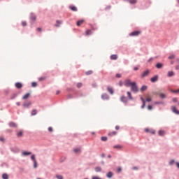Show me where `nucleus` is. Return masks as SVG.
Returning <instances> with one entry per match:
<instances>
[{
  "mask_svg": "<svg viewBox=\"0 0 179 179\" xmlns=\"http://www.w3.org/2000/svg\"><path fill=\"white\" fill-rule=\"evenodd\" d=\"M139 69L138 67H134V71H138Z\"/></svg>",
  "mask_w": 179,
  "mask_h": 179,
  "instance_id": "nucleus-62",
  "label": "nucleus"
},
{
  "mask_svg": "<svg viewBox=\"0 0 179 179\" xmlns=\"http://www.w3.org/2000/svg\"><path fill=\"white\" fill-rule=\"evenodd\" d=\"M69 9H71V10H73V12H78V8H76V6H71L69 7Z\"/></svg>",
  "mask_w": 179,
  "mask_h": 179,
  "instance_id": "nucleus-12",
  "label": "nucleus"
},
{
  "mask_svg": "<svg viewBox=\"0 0 179 179\" xmlns=\"http://www.w3.org/2000/svg\"><path fill=\"white\" fill-rule=\"evenodd\" d=\"M159 80V76H155L154 77L150 78V82L155 83V82H157Z\"/></svg>",
  "mask_w": 179,
  "mask_h": 179,
  "instance_id": "nucleus-7",
  "label": "nucleus"
},
{
  "mask_svg": "<svg viewBox=\"0 0 179 179\" xmlns=\"http://www.w3.org/2000/svg\"><path fill=\"white\" fill-rule=\"evenodd\" d=\"M37 31H41L42 29L41 27H38L36 29Z\"/></svg>",
  "mask_w": 179,
  "mask_h": 179,
  "instance_id": "nucleus-56",
  "label": "nucleus"
},
{
  "mask_svg": "<svg viewBox=\"0 0 179 179\" xmlns=\"http://www.w3.org/2000/svg\"><path fill=\"white\" fill-rule=\"evenodd\" d=\"M9 126L11 127V128H16V127H17V124H16V123L13 122H10L9 123Z\"/></svg>",
  "mask_w": 179,
  "mask_h": 179,
  "instance_id": "nucleus-13",
  "label": "nucleus"
},
{
  "mask_svg": "<svg viewBox=\"0 0 179 179\" xmlns=\"http://www.w3.org/2000/svg\"><path fill=\"white\" fill-rule=\"evenodd\" d=\"M34 168L37 169V161L36 160H34Z\"/></svg>",
  "mask_w": 179,
  "mask_h": 179,
  "instance_id": "nucleus-40",
  "label": "nucleus"
},
{
  "mask_svg": "<svg viewBox=\"0 0 179 179\" xmlns=\"http://www.w3.org/2000/svg\"><path fill=\"white\" fill-rule=\"evenodd\" d=\"M17 136L18 138H20V137L23 136V131H18V132L17 133Z\"/></svg>",
  "mask_w": 179,
  "mask_h": 179,
  "instance_id": "nucleus-22",
  "label": "nucleus"
},
{
  "mask_svg": "<svg viewBox=\"0 0 179 179\" xmlns=\"http://www.w3.org/2000/svg\"><path fill=\"white\" fill-rule=\"evenodd\" d=\"M48 131L49 132H52V127H49Z\"/></svg>",
  "mask_w": 179,
  "mask_h": 179,
  "instance_id": "nucleus-54",
  "label": "nucleus"
},
{
  "mask_svg": "<svg viewBox=\"0 0 179 179\" xmlns=\"http://www.w3.org/2000/svg\"><path fill=\"white\" fill-rule=\"evenodd\" d=\"M132 83H134V82H131V80H126L124 83V85L127 87H129V86H132Z\"/></svg>",
  "mask_w": 179,
  "mask_h": 179,
  "instance_id": "nucleus-5",
  "label": "nucleus"
},
{
  "mask_svg": "<svg viewBox=\"0 0 179 179\" xmlns=\"http://www.w3.org/2000/svg\"><path fill=\"white\" fill-rule=\"evenodd\" d=\"M121 170H122L121 167L117 168V173H120Z\"/></svg>",
  "mask_w": 179,
  "mask_h": 179,
  "instance_id": "nucleus-53",
  "label": "nucleus"
},
{
  "mask_svg": "<svg viewBox=\"0 0 179 179\" xmlns=\"http://www.w3.org/2000/svg\"><path fill=\"white\" fill-rule=\"evenodd\" d=\"M129 2L130 3H136L137 1L136 0H129Z\"/></svg>",
  "mask_w": 179,
  "mask_h": 179,
  "instance_id": "nucleus-43",
  "label": "nucleus"
},
{
  "mask_svg": "<svg viewBox=\"0 0 179 179\" xmlns=\"http://www.w3.org/2000/svg\"><path fill=\"white\" fill-rule=\"evenodd\" d=\"M152 106L149 105V106H148V110H152Z\"/></svg>",
  "mask_w": 179,
  "mask_h": 179,
  "instance_id": "nucleus-55",
  "label": "nucleus"
},
{
  "mask_svg": "<svg viewBox=\"0 0 179 179\" xmlns=\"http://www.w3.org/2000/svg\"><path fill=\"white\" fill-rule=\"evenodd\" d=\"M92 73H93V71L90 70V71H87V72L85 73V75L89 76V75H92Z\"/></svg>",
  "mask_w": 179,
  "mask_h": 179,
  "instance_id": "nucleus-37",
  "label": "nucleus"
},
{
  "mask_svg": "<svg viewBox=\"0 0 179 179\" xmlns=\"http://www.w3.org/2000/svg\"><path fill=\"white\" fill-rule=\"evenodd\" d=\"M29 155H31V152L26 151L22 152V156H29Z\"/></svg>",
  "mask_w": 179,
  "mask_h": 179,
  "instance_id": "nucleus-21",
  "label": "nucleus"
},
{
  "mask_svg": "<svg viewBox=\"0 0 179 179\" xmlns=\"http://www.w3.org/2000/svg\"><path fill=\"white\" fill-rule=\"evenodd\" d=\"M38 80L41 81V80H45V77H41L38 78Z\"/></svg>",
  "mask_w": 179,
  "mask_h": 179,
  "instance_id": "nucleus-51",
  "label": "nucleus"
},
{
  "mask_svg": "<svg viewBox=\"0 0 179 179\" xmlns=\"http://www.w3.org/2000/svg\"><path fill=\"white\" fill-rule=\"evenodd\" d=\"M158 95L161 99H166V94H164V93H159L158 94Z\"/></svg>",
  "mask_w": 179,
  "mask_h": 179,
  "instance_id": "nucleus-28",
  "label": "nucleus"
},
{
  "mask_svg": "<svg viewBox=\"0 0 179 179\" xmlns=\"http://www.w3.org/2000/svg\"><path fill=\"white\" fill-rule=\"evenodd\" d=\"M15 86L17 87V89H22V87H23V85L20 83H15Z\"/></svg>",
  "mask_w": 179,
  "mask_h": 179,
  "instance_id": "nucleus-10",
  "label": "nucleus"
},
{
  "mask_svg": "<svg viewBox=\"0 0 179 179\" xmlns=\"http://www.w3.org/2000/svg\"><path fill=\"white\" fill-rule=\"evenodd\" d=\"M31 20L36 22V20L37 19V17H36V15L31 14L30 17Z\"/></svg>",
  "mask_w": 179,
  "mask_h": 179,
  "instance_id": "nucleus-18",
  "label": "nucleus"
},
{
  "mask_svg": "<svg viewBox=\"0 0 179 179\" xmlns=\"http://www.w3.org/2000/svg\"><path fill=\"white\" fill-rule=\"evenodd\" d=\"M114 149H121V146L120 145H115Z\"/></svg>",
  "mask_w": 179,
  "mask_h": 179,
  "instance_id": "nucleus-49",
  "label": "nucleus"
},
{
  "mask_svg": "<svg viewBox=\"0 0 179 179\" xmlns=\"http://www.w3.org/2000/svg\"><path fill=\"white\" fill-rule=\"evenodd\" d=\"M176 70H178V69H179V66H176Z\"/></svg>",
  "mask_w": 179,
  "mask_h": 179,
  "instance_id": "nucleus-63",
  "label": "nucleus"
},
{
  "mask_svg": "<svg viewBox=\"0 0 179 179\" xmlns=\"http://www.w3.org/2000/svg\"><path fill=\"white\" fill-rule=\"evenodd\" d=\"M174 163H175L174 159H171V160L169 162V165H170V166H173V164H174Z\"/></svg>",
  "mask_w": 179,
  "mask_h": 179,
  "instance_id": "nucleus-42",
  "label": "nucleus"
},
{
  "mask_svg": "<svg viewBox=\"0 0 179 179\" xmlns=\"http://www.w3.org/2000/svg\"><path fill=\"white\" fill-rule=\"evenodd\" d=\"M158 134L159 136H164V135H166V131H164V130H159Z\"/></svg>",
  "mask_w": 179,
  "mask_h": 179,
  "instance_id": "nucleus-15",
  "label": "nucleus"
},
{
  "mask_svg": "<svg viewBox=\"0 0 179 179\" xmlns=\"http://www.w3.org/2000/svg\"><path fill=\"white\" fill-rule=\"evenodd\" d=\"M144 131H145V132L151 134L152 135H155L156 134V131H155L154 129H149V128H145L144 129Z\"/></svg>",
  "mask_w": 179,
  "mask_h": 179,
  "instance_id": "nucleus-4",
  "label": "nucleus"
},
{
  "mask_svg": "<svg viewBox=\"0 0 179 179\" xmlns=\"http://www.w3.org/2000/svg\"><path fill=\"white\" fill-rule=\"evenodd\" d=\"M83 22H85L83 20L78 21L77 22V26H80V24H83Z\"/></svg>",
  "mask_w": 179,
  "mask_h": 179,
  "instance_id": "nucleus-36",
  "label": "nucleus"
},
{
  "mask_svg": "<svg viewBox=\"0 0 179 179\" xmlns=\"http://www.w3.org/2000/svg\"><path fill=\"white\" fill-rule=\"evenodd\" d=\"M141 34V31H134L129 34V36H138Z\"/></svg>",
  "mask_w": 179,
  "mask_h": 179,
  "instance_id": "nucleus-6",
  "label": "nucleus"
},
{
  "mask_svg": "<svg viewBox=\"0 0 179 179\" xmlns=\"http://www.w3.org/2000/svg\"><path fill=\"white\" fill-rule=\"evenodd\" d=\"M56 23L57 24H55V27H59V24H61V23H62V22H61L60 20H57Z\"/></svg>",
  "mask_w": 179,
  "mask_h": 179,
  "instance_id": "nucleus-25",
  "label": "nucleus"
},
{
  "mask_svg": "<svg viewBox=\"0 0 179 179\" xmlns=\"http://www.w3.org/2000/svg\"><path fill=\"white\" fill-rule=\"evenodd\" d=\"M148 90V86L143 85L141 87L140 90H141V92H145V90Z\"/></svg>",
  "mask_w": 179,
  "mask_h": 179,
  "instance_id": "nucleus-23",
  "label": "nucleus"
},
{
  "mask_svg": "<svg viewBox=\"0 0 179 179\" xmlns=\"http://www.w3.org/2000/svg\"><path fill=\"white\" fill-rule=\"evenodd\" d=\"M119 86H122V81L119 82Z\"/></svg>",
  "mask_w": 179,
  "mask_h": 179,
  "instance_id": "nucleus-60",
  "label": "nucleus"
},
{
  "mask_svg": "<svg viewBox=\"0 0 179 179\" xmlns=\"http://www.w3.org/2000/svg\"><path fill=\"white\" fill-rule=\"evenodd\" d=\"M115 135H117V131H112L108 134L109 136H114Z\"/></svg>",
  "mask_w": 179,
  "mask_h": 179,
  "instance_id": "nucleus-33",
  "label": "nucleus"
},
{
  "mask_svg": "<svg viewBox=\"0 0 179 179\" xmlns=\"http://www.w3.org/2000/svg\"><path fill=\"white\" fill-rule=\"evenodd\" d=\"M149 73H150V71L146 70L141 73V78L143 79V78H146V76H148Z\"/></svg>",
  "mask_w": 179,
  "mask_h": 179,
  "instance_id": "nucleus-3",
  "label": "nucleus"
},
{
  "mask_svg": "<svg viewBox=\"0 0 179 179\" xmlns=\"http://www.w3.org/2000/svg\"><path fill=\"white\" fill-rule=\"evenodd\" d=\"M171 110L175 114L179 115V110H177V108L176 106H172Z\"/></svg>",
  "mask_w": 179,
  "mask_h": 179,
  "instance_id": "nucleus-8",
  "label": "nucleus"
},
{
  "mask_svg": "<svg viewBox=\"0 0 179 179\" xmlns=\"http://www.w3.org/2000/svg\"><path fill=\"white\" fill-rule=\"evenodd\" d=\"M173 58H176V55H171L169 57V59H173Z\"/></svg>",
  "mask_w": 179,
  "mask_h": 179,
  "instance_id": "nucleus-41",
  "label": "nucleus"
},
{
  "mask_svg": "<svg viewBox=\"0 0 179 179\" xmlns=\"http://www.w3.org/2000/svg\"><path fill=\"white\" fill-rule=\"evenodd\" d=\"M31 86H32V87H37V83L33 82V83H31Z\"/></svg>",
  "mask_w": 179,
  "mask_h": 179,
  "instance_id": "nucleus-38",
  "label": "nucleus"
},
{
  "mask_svg": "<svg viewBox=\"0 0 179 179\" xmlns=\"http://www.w3.org/2000/svg\"><path fill=\"white\" fill-rule=\"evenodd\" d=\"M92 179H101V178L99 176H92Z\"/></svg>",
  "mask_w": 179,
  "mask_h": 179,
  "instance_id": "nucleus-50",
  "label": "nucleus"
},
{
  "mask_svg": "<svg viewBox=\"0 0 179 179\" xmlns=\"http://www.w3.org/2000/svg\"><path fill=\"white\" fill-rule=\"evenodd\" d=\"M145 101H152V97L150 94L145 96Z\"/></svg>",
  "mask_w": 179,
  "mask_h": 179,
  "instance_id": "nucleus-16",
  "label": "nucleus"
},
{
  "mask_svg": "<svg viewBox=\"0 0 179 179\" xmlns=\"http://www.w3.org/2000/svg\"><path fill=\"white\" fill-rule=\"evenodd\" d=\"M113 172H108L106 174V176L108 177V178H111L113 177Z\"/></svg>",
  "mask_w": 179,
  "mask_h": 179,
  "instance_id": "nucleus-27",
  "label": "nucleus"
},
{
  "mask_svg": "<svg viewBox=\"0 0 179 179\" xmlns=\"http://www.w3.org/2000/svg\"><path fill=\"white\" fill-rule=\"evenodd\" d=\"M73 152L74 153H80V148H74Z\"/></svg>",
  "mask_w": 179,
  "mask_h": 179,
  "instance_id": "nucleus-32",
  "label": "nucleus"
},
{
  "mask_svg": "<svg viewBox=\"0 0 179 179\" xmlns=\"http://www.w3.org/2000/svg\"><path fill=\"white\" fill-rule=\"evenodd\" d=\"M173 101L174 103H176V101H177V98L173 99Z\"/></svg>",
  "mask_w": 179,
  "mask_h": 179,
  "instance_id": "nucleus-58",
  "label": "nucleus"
},
{
  "mask_svg": "<svg viewBox=\"0 0 179 179\" xmlns=\"http://www.w3.org/2000/svg\"><path fill=\"white\" fill-rule=\"evenodd\" d=\"M141 100L143 103V105L141 106V108H145V106H146V103L145 101V99H143V97H141Z\"/></svg>",
  "mask_w": 179,
  "mask_h": 179,
  "instance_id": "nucleus-14",
  "label": "nucleus"
},
{
  "mask_svg": "<svg viewBox=\"0 0 179 179\" xmlns=\"http://www.w3.org/2000/svg\"><path fill=\"white\" fill-rule=\"evenodd\" d=\"M81 87H82V83H78L77 84V87H78V89H80Z\"/></svg>",
  "mask_w": 179,
  "mask_h": 179,
  "instance_id": "nucleus-47",
  "label": "nucleus"
},
{
  "mask_svg": "<svg viewBox=\"0 0 179 179\" xmlns=\"http://www.w3.org/2000/svg\"><path fill=\"white\" fill-rule=\"evenodd\" d=\"M115 129L118 131V129H120V126H115Z\"/></svg>",
  "mask_w": 179,
  "mask_h": 179,
  "instance_id": "nucleus-57",
  "label": "nucleus"
},
{
  "mask_svg": "<svg viewBox=\"0 0 179 179\" xmlns=\"http://www.w3.org/2000/svg\"><path fill=\"white\" fill-rule=\"evenodd\" d=\"M30 97V93H27L22 96L23 100H27Z\"/></svg>",
  "mask_w": 179,
  "mask_h": 179,
  "instance_id": "nucleus-17",
  "label": "nucleus"
},
{
  "mask_svg": "<svg viewBox=\"0 0 179 179\" xmlns=\"http://www.w3.org/2000/svg\"><path fill=\"white\" fill-rule=\"evenodd\" d=\"M116 78H121V74L117 73L115 76Z\"/></svg>",
  "mask_w": 179,
  "mask_h": 179,
  "instance_id": "nucleus-52",
  "label": "nucleus"
},
{
  "mask_svg": "<svg viewBox=\"0 0 179 179\" xmlns=\"http://www.w3.org/2000/svg\"><path fill=\"white\" fill-rule=\"evenodd\" d=\"M31 159L34 162V160H36V156L34 155H31Z\"/></svg>",
  "mask_w": 179,
  "mask_h": 179,
  "instance_id": "nucleus-48",
  "label": "nucleus"
},
{
  "mask_svg": "<svg viewBox=\"0 0 179 179\" xmlns=\"http://www.w3.org/2000/svg\"><path fill=\"white\" fill-rule=\"evenodd\" d=\"M101 99H103V100H108V95H107V94H103L101 96Z\"/></svg>",
  "mask_w": 179,
  "mask_h": 179,
  "instance_id": "nucleus-19",
  "label": "nucleus"
},
{
  "mask_svg": "<svg viewBox=\"0 0 179 179\" xmlns=\"http://www.w3.org/2000/svg\"><path fill=\"white\" fill-rule=\"evenodd\" d=\"M22 26H23V27L27 26V22H26V21H22Z\"/></svg>",
  "mask_w": 179,
  "mask_h": 179,
  "instance_id": "nucleus-39",
  "label": "nucleus"
},
{
  "mask_svg": "<svg viewBox=\"0 0 179 179\" xmlns=\"http://www.w3.org/2000/svg\"><path fill=\"white\" fill-rule=\"evenodd\" d=\"M22 106L24 108H29L31 106V101H26L23 103Z\"/></svg>",
  "mask_w": 179,
  "mask_h": 179,
  "instance_id": "nucleus-2",
  "label": "nucleus"
},
{
  "mask_svg": "<svg viewBox=\"0 0 179 179\" xmlns=\"http://www.w3.org/2000/svg\"><path fill=\"white\" fill-rule=\"evenodd\" d=\"M2 178L3 179H8L9 176H8V174L4 173V174L2 175Z\"/></svg>",
  "mask_w": 179,
  "mask_h": 179,
  "instance_id": "nucleus-35",
  "label": "nucleus"
},
{
  "mask_svg": "<svg viewBox=\"0 0 179 179\" xmlns=\"http://www.w3.org/2000/svg\"><path fill=\"white\" fill-rule=\"evenodd\" d=\"M118 59V56L117 55H112L110 56V59L115 60Z\"/></svg>",
  "mask_w": 179,
  "mask_h": 179,
  "instance_id": "nucleus-20",
  "label": "nucleus"
},
{
  "mask_svg": "<svg viewBox=\"0 0 179 179\" xmlns=\"http://www.w3.org/2000/svg\"><path fill=\"white\" fill-rule=\"evenodd\" d=\"M56 178H58V179H64V178L61 175L56 176Z\"/></svg>",
  "mask_w": 179,
  "mask_h": 179,
  "instance_id": "nucleus-46",
  "label": "nucleus"
},
{
  "mask_svg": "<svg viewBox=\"0 0 179 179\" xmlns=\"http://www.w3.org/2000/svg\"><path fill=\"white\" fill-rule=\"evenodd\" d=\"M107 90L110 94H114V90L112 87H108Z\"/></svg>",
  "mask_w": 179,
  "mask_h": 179,
  "instance_id": "nucleus-11",
  "label": "nucleus"
},
{
  "mask_svg": "<svg viewBox=\"0 0 179 179\" xmlns=\"http://www.w3.org/2000/svg\"><path fill=\"white\" fill-rule=\"evenodd\" d=\"M0 141H1V142H3V141H5V138H0Z\"/></svg>",
  "mask_w": 179,
  "mask_h": 179,
  "instance_id": "nucleus-61",
  "label": "nucleus"
},
{
  "mask_svg": "<svg viewBox=\"0 0 179 179\" xmlns=\"http://www.w3.org/2000/svg\"><path fill=\"white\" fill-rule=\"evenodd\" d=\"M156 68H157L158 69H160L161 68H163V64L162 63H158L156 64Z\"/></svg>",
  "mask_w": 179,
  "mask_h": 179,
  "instance_id": "nucleus-24",
  "label": "nucleus"
},
{
  "mask_svg": "<svg viewBox=\"0 0 179 179\" xmlns=\"http://www.w3.org/2000/svg\"><path fill=\"white\" fill-rule=\"evenodd\" d=\"M101 141H103V142H106V141H107V137L106 136H103L101 138Z\"/></svg>",
  "mask_w": 179,
  "mask_h": 179,
  "instance_id": "nucleus-44",
  "label": "nucleus"
},
{
  "mask_svg": "<svg viewBox=\"0 0 179 179\" xmlns=\"http://www.w3.org/2000/svg\"><path fill=\"white\" fill-rule=\"evenodd\" d=\"M171 92H172V93H176V94H179L178 90H171Z\"/></svg>",
  "mask_w": 179,
  "mask_h": 179,
  "instance_id": "nucleus-45",
  "label": "nucleus"
},
{
  "mask_svg": "<svg viewBox=\"0 0 179 179\" xmlns=\"http://www.w3.org/2000/svg\"><path fill=\"white\" fill-rule=\"evenodd\" d=\"M176 167H178V169H179V162H176Z\"/></svg>",
  "mask_w": 179,
  "mask_h": 179,
  "instance_id": "nucleus-59",
  "label": "nucleus"
},
{
  "mask_svg": "<svg viewBox=\"0 0 179 179\" xmlns=\"http://www.w3.org/2000/svg\"><path fill=\"white\" fill-rule=\"evenodd\" d=\"M16 104L19 106H20V102H17Z\"/></svg>",
  "mask_w": 179,
  "mask_h": 179,
  "instance_id": "nucleus-64",
  "label": "nucleus"
},
{
  "mask_svg": "<svg viewBox=\"0 0 179 179\" xmlns=\"http://www.w3.org/2000/svg\"><path fill=\"white\" fill-rule=\"evenodd\" d=\"M168 76L171 78V76H174V72L173 71H169L168 72Z\"/></svg>",
  "mask_w": 179,
  "mask_h": 179,
  "instance_id": "nucleus-34",
  "label": "nucleus"
},
{
  "mask_svg": "<svg viewBox=\"0 0 179 179\" xmlns=\"http://www.w3.org/2000/svg\"><path fill=\"white\" fill-rule=\"evenodd\" d=\"M37 114V110L34 109L31 112V115H36Z\"/></svg>",
  "mask_w": 179,
  "mask_h": 179,
  "instance_id": "nucleus-29",
  "label": "nucleus"
},
{
  "mask_svg": "<svg viewBox=\"0 0 179 179\" xmlns=\"http://www.w3.org/2000/svg\"><path fill=\"white\" fill-rule=\"evenodd\" d=\"M131 90L134 92V93H138L139 92V89L138 88V85H136V82H133L131 85Z\"/></svg>",
  "mask_w": 179,
  "mask_h": 179,
  "instance_id": "nucleus-1",
  "label": "nucleus"
},
{
  "mask_svg": "<svg viewBox=\"0 0 179 179\" xmlns=\"http://www.w3.org/2000/svg\"><path fill=\"white\" fill-rule=\"evenodd\" d=\"M120 101H122V103H128V99H127L125 96H122L120 97Z\"/></svg>",
  "mask_w": 179,
  "mask_h": 179,
  "instance_id": "nucleus-9",
  "label": "nucleus"
},
{
  "mask_svg": "<svg viewBox=\"0 0 179 179\" xmlns=\"http://www.w3.org/2000/svg\"><path fill=\"white\" fill-rule=\"evenodd\" d=\"M85 34H86V36H90V34H92V30L87 29V30L85 31Z\"/></svg>",
  "mask_w": 179,
  "mask_h": 179,
  "instance_id": "nucleus-30",
  "label": "nucleus"
},
{
  "mask_svg": "<svg viewBox=\"0 0 179 179\" xmlns=\"http://www.w3.org/2000/svg\"><path fill=\"white\" fill-rule=\"evenodd\" d=\"M127 96H128L129 100H134V98H132V95L131 94L130 92H127Z\"/></svg>",
  "mask_w": 179,
  "mask_h": 179,
  "instance_id": "nucleus-31",
  "label": "nucleus"
},
{
  "mask_svg": "<svg viewBox=\"0 0 179 179\" xmlns=\"http://www.w3.org/2000/svg\"><path fill=\"white\" fill-rule=\"evenodd\" d=\"M95 171H96V173H100V171H101V167H100V166L96 167Z\"/></svg>",
  "mask_w": 179,
  "mask_h": 179,
  "instance_id": "nucleus-26",
  "label": "nucleus"
}]
</instances>
